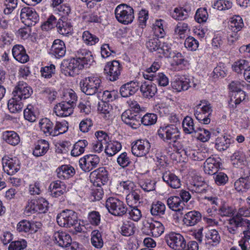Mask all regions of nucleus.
Segmentation results:
<instances>
[{
	"label": "nucleus",
	"instance_id": "22",
	"mask_svg": "<svg viewBox=\"0 0 250 250\" xmlns=\"http://www.w3.org/2000/svg\"><path fill=\"white\" fill-rule=\"evenodd\" d=\"M219 158L209 157L204 163V169L206 173L209 175L215 174L221 166Z\"/></svg>",
	"mask_w": 250,
	"mask_h": 250
},
{
	"label": "nucleus",
	"instance_id": "53",
	"mask_svg": "<svg viewBox=\"0 0 250 250\" xmlns=\"http://www.w3.org/2000/svg\"><path fill=\"white\" fill-rule=\"evenodd\" d=\"M82 39L83 42L87 45H94L99 41V39L95 35L92 34L89 31L83 32Z\"/></svg>",
	"mask_w": 250,
	"mask_h": 250
},
{
	"label": "nucleus",
	"instance_id": "27",
	"mask_svg": "<svg viewBox=\"0 0 250 250\" xmlns=\"http://www.w3.org/2000/svg\"><path fill=\"white\" fill-rule=\"evenodd\" d=\"M2 140L6 143L16 146L20 142V138L17 133L14 131L7 130L3 131L1 135Z\"/></svg>",
	"mask_w": 250,
	"mask_h": 250
},
{
	"label": "nucleus",
	"instance_id": "18",
	"mask_svg": "<svg viewBox=\"0 0 250 250\" xmlns=\"http://www.w3.org/2000/svg\"><path fill=\"white\" fill-rule=\"evenodd\" d=\"M75 57L85 64L86 67H88L94 62L91 52L86 48H81L78 49L75 53Z\"/></svg>",
	"mask_w": 250,
	"mask_h": 250
},
{
	"label": "nucleus",
	"instance_id": "7",
	"mask_svg": "<svg viewBox=\"0 0 250 250\" xmlns=\"http://www.w3.org/2000/svg\"><path fill=\"white\" fill-rule=\"evenodd\" d=\"M2 164L3 170L9 175L15 174L21 168L20 161L16 157H4L2 159Z\"/></svg>",
	"mask_w": 250,
	"mask_h": 250
},
{
	"label": "nucleus",
	"instance_id": "49",
	"mask_svg": "<svg viewBox=\"0 0 250 250\" xmlns=\"http://www.w3.org/2000/svg\"><path fill=\"white\" fill-rule=\"evenodd\" d=\"M234 187L239 192L246 191L250 188V181L247 178H240L235 181Z\"/></svg>",
	"mask_w": 250,
	"mask_h": 250
},
{
	"label": "nucleus",
	"instance_id": "58",
	"mask_svg": "<svg viewBox=\"0 0 250 250\" xmlns=\"http://www.w3.org/2000/svg\"><path fill=\"white\" fill-rule=\"evenodd\" d=\"M64 102L69 103L73 106L76 105L77 96L76 93L71 89L66 90L63 93Z\"/></svg>",
	"mask_w": 250,
	"mask_h": 250
},
{
	"label": "nucleus",
	"instance_id": "46",
	"mask_svg": "<svg viewBox=\"0 0 250 250\" xmlns=\"http://www.w3.org/2000/svg\"><path fill=\"white\" fill-rule=\"evenodd\" d=\"M231 143V139L228 136L218 137L216 140L215 147L220 151L227 149Z\"/></svg>",
	"mask_w": 250,
	"mask_h": 250
},
{
	"label": "nucleus",
	"instance_id": "8",
	"mask_svg": "<svg viewBox=\"0 0 250 250\" xmlns=\"http://www.w3.org/2000/svg\"><path fill=\"white\" fill-rule=\"evenodd\" d=\"M21 18L22 22L28 26L34 25L39 20V16L35 10L30 7L21 9Z\"/></svg>",
	"mask_w": 250,
	"mask_h": 250
},
{
	"label": "nucleus",
	"instance_id": "2",
	"mask_svg": "<svg viewBox=\"0 0 250 250\" xmlns=\"http://www.w3.org/2000/svg\"><path fill=\"white\" fill-rule=\"evenodd\" d=\"M159 137L165 142H176L180 139V131L174 125H163L157 131Z\"/></svg>",
	"mask_w": 250,
	"mask_h": 250
},
{
	"label": "nucleus",
	"instance_id": "1",
	"mask_svg": "<svg viewBox=\"0 0 250 250\" xmlns=\"http://www.w3.org/2000/svg\"><path fill=\"white\" fill-rule=\"evenodd\" d=\"M80 84L82 91L87 95H93L101 90V80L97 75L86 77Z\"/></svg>",
	"mask_w": 250,
	"mask_h": 250
},
{
	"label": "nucleus",
	"instance_id": "15",
	"mask_svg": "<svg viewBox=\"0 0 250 250\" xmlns=\"http://www.w3.org/2000/svg\"><path fill=\"white\" fill-rule=\"evenodd\" d=\"M32 93V88L26 83L20 81L15 86L13 95L23 100L29 98Z\"/></svg>",
	"mask_w": 250,
	"mask_h": 250
},
{
	"label": "nucleus",
	"instance_id": "51",
	"mask_svg": "<svg viewBox=\"0 0 250 250\" xmlns=\"http://www.w3.org/2000/svg\"><path fill=\"white\" fill-rule=\"evenodd\" d=\"M165 21L161 19L157 20L153 24V31L154 35L157 38H162L165 35V32L164 29Z\"/></svg>",
	"mask_w": 250,
	"mask_h": 250
},
{
	"label": "nucleus",
	"instance_id": "39",
	"mask_svg": "<svg viewBox=\"0 0 250 250\" xmlns=\"http://www.w3.org/2000/svg\"><path fill=\"white\" fill-rule=\"evenodd\" d=\"M105 207L111 214L115 216L123 215L127 211V207L124 204H105Z\"/></svg>",
	"mask_w": 250,
	"mask_h": 250
},
{
	"label": "nucleus",
	"instance_id": "47",
	"mask_svg": "<svg viewBox=\"0 0 250 250\" xmlns=\"http://www.w3.org/2000/svg\"><path fill=\"white\" fill-rule=\"evenodd\" d=\"M250 63L248 61L245 59H240L235 61L232 65L233 71L237 73H242L249 68Z\"/></svg>",
	"mask_w": 250,
	"mask_h": 250
},
{
	"label": "nucleus",
	"instance_id": "23",
	"mask_svg": "<svg viewBox=\"0 0 250 250\" xmlns=\"http://www.w3.org/2000/svg\"><path fill=\"white\" fill-rule=\"evenodd\" d=\"M12 51L14 58L19 62L24 63L29 61V56L22 45L20 44L14 45Z\"/></svg>",
	"mask_w": 250,
	"mask_h": 250
},
{
	"label": "nucleus",
	"instance_id": "52",
	"mask_svg": "<svg viewBox=\"0 0 250 250\" xmlns=\"http://www.w3.org/2000/svg\"><path fill=\"white\" fill-rule=\"evenodd\" d=\"M98 110L101 117L105 120H108L112 115V108L107 103H104L100 104L98 107Z\"/></svg>",
	"mask_w": 250,
	"mask_h": 250
},
{
	"label": "nucleus",
	"instance_id": "20",
	"mask_svg": "<svg viewBox=\"0 0 250 250\" xmlns=\"http://www.w3.org/2000/svg\"><path fill=\"white\" fill-rule=\"evenodd\" d=\"M53 240L60 247L66 248L70 246L72 239L70 235L66 232L57 231L54 233Z\"/></svg>",
	"mask_w": 250,
	"mask_h": 250
},
{
	"label": "nucleus",
	"instance_id": "31",
	"mask_svg": "<svg viewBox=\"0 0 250 250\" xmlns=\"http://www.w3.org/2000/svg\"><path fill=\"white\" fill-rule=\"evenodd\" d=\"M58 178L61 179H68L72 177L75 173V169L70 165H62L56 169Z\"/></svg>",
	"mask_w": 250,
	"mask_h": 250
},
{
	"label": "nucleus",
	"instance_id": "38",
	"mask_svg": "<svg viewBox=\"0 0 250 250\" xmlns=\"http://www.w3.org/2000/svg\"><path fill=\"white\" fill-rule=\"evenodd\" d=\"M8 108L10 112L16 113L22 110L23 106L22 100L13 95L8 102Z\"/></svg>",
	"mask_w": 250,
	"mask_h": 250
},
{
	"label": "nucleus",
	"instance_id": "43",
	"mask_svg": "<svg viewBox=\"0 0 250 250\" xmlns=\"http://www.w3.org/2000/svg\"><path fill=\"white\" fill-rule=\"evenodd\" d=\"M39 126L46 136H53V124L48 119H42L39 122Z\"/></svg>",
	"mask_w": 250,
	"mask_h": 250
},
{
	"label": "nucleus",
	"instance_id": "34",
	"mask_svg": "<svg viewBox=\"0 0 250 250\" xmlns=\"http://www.w3.org/2000/svg\"><path fill=\"white\" fill-rule=\"evenodd\" d=\"M206 184L201 177H195L190 182L189 189L192 192L202 193L205 191Z\"/></svg>",
	"mask_w": 250,
	"mask_h": 250
},
{
	"label": "nucleus",
	"instance_id": "44",
	"mask_svg": "<svg viewBox=\"0 0 250 250\" xmlns=\"http://www.w3.org/2000/svg\"><path fill=\"white\" fill-rule=\"evenodd\" d=\"M190 31L188 23L185 22H178L174 28V35L180 39H184L188 32Z\"/></svg>",
	"mask_w": 250,
	"mask_h": 250
},
{
	"label": "nucleus",
	"instance_id": "25",
	"mask_svg": "<svg viewBox=\"0 0 250 250\" xmlns=\"http://www.w3.org/2000/svg\"><path fill=\"white\" fill-rule=\"evenodd\" d=\"M162 179L165 182L173 188H179L181 186L180 179L169 171H166L163 173Z\"/></svg>",
	"mask_w": 250,
	"mask_h": 250
},
{
	"label": "nucleus",
	"instance_id": "35",
	"mask_svg": "<svg viewBox=\"0 0 250 250\" xmlns=\"http://www.w3.org/2000/svg\"><path fill=\"white\" fill-rule=\"evenodd\" d=\"M122 148L121 144L116 141H108L105 145L104 152L108 156H112L115 155Z\"/></svg>",
	"mask_w": 250,
	"mask_h": 250
},
{
	"label": "nucleus",
	"instance_id": "29",
	"mask_svg": "<svg viewBox=\"0 0 250 250\" xmlns=\"http://www.w3.org/2000/svg\"><path fill=\"white\" fill-rule=\"evenodd\" d=\"M140 91L145 98L153 97L157 91L156 85L151 83H144L140 87Z\"/></svg>",
	"mask_w": 250,
	"mask_h": 250
},
{
	"label": "nucleus",
	"instance_id": "45",
	"mask_svg": "<svg viewBox=\"0 0 250 250\" xmlns=\"http://www.w3.org/2000/svg\"><path fill=\"white\" fill-rule=\"evenodd\" d=\"M58 32L62 35H67L71 34L73 28L71 24L67 21L59 20L56 24Z\"/></svg>",
	"mask_w": 250,
	"mask_h": 250
},
{
	"label": "nucleus",
	"instance_id": "11",
	"mask_svg": "<svg viewBox=\"0 0 250 250\" xmlns=\"http://www.w3.org/2000/svg\"><path fill=\"white\" fill-rule=\"evenodd\" d=\"M150 148V144L146 140H138L132 144V154L137 157H142L147 154Z\"/></svg>",
	"mask_w": 250,
	"mask_h": 250
},
{
	"label": "nucleus",
	"instance_id": "36",
	"mask_svg": "<svg viewBox=\"0 0 250 250\" xmlns=\"http://www.w3.org/2000/svg\"><path fill=\"white\" fill-rule=\"evenodd\" d=\"M250 225L247 227H242L241 230L243 231L244 236L239 241V246L241 248V250H247V247L249 246V240H250V220L247 219Z\"/></svg>",
	"mask_w": 250,
	"mask_h": 250
},
{
	"label": "nucleus",
	"instance_id": "13",
	"mask_svg": "<svg viewBox=\"0 0 250 250\" xmlns=\"http://www.w3.org/2000/svg\"><path fill=\"white\" fill-rule=\"evenodd\" d=\"M121 70V65L117 61L107 62L104 69L109 80L111 81H115L118 79Z\"/></svg>",
	"mask_w": 250,
	"mask_h": 250
},
{
	"label": "nucleus",
	"instance_id": "10",
	"mask_svg": "<svg viewBox=\"0 0 250 250\" xmlns=\"http://www.w3.org/2000/svg\"><path fill=\"white\" fill-rule=\"evenodd\" d=\"M167 244L175 250H182L185 247L186 241L184 237L179 233L171 232L166 236Z\"/></svg>",
	"mask_w": 250,
	"mask_h": 250
},
{
	"label": "nucleus",
	"instance_id": "24",
	"mask_svg": "<svg viewBox=\"0 0 250 250\" xmlns=\"http://www.w3.org/2000/svg\"><path fill=\"white\" fill-rule=\"evenodd\" d=\"M139 83L131 81L123 85L120 88V93L123 97H128L134 95L139 89Z\"/></svg>",
	"mask_w": 250,
	"mask_h": 250
},
{
	"label": "nucleus",
	"instance_id": "6",
	"mask_svg": "<svg viewBox=\"0 0 250 250\" xmlns=\"http://www.w3.org/2000/svg\"><path fill=\"white\" fill-rule=\"evenodd\" d=\"M90 179L93 185L101 187L107 183L109 180L108 172L104 167H99L91 172Z\"/></svg>",
	"mask_w": 250,
	"mask_h": 250
},
{
	"label": "nucleus",
	"instance_id": "56",
	"mask_svg": "<svg viewBox=\"0 0 250 250\" xmlns=\"http://www.w3.org/2000/svg\"><path fill=\"white\" fill-rule=\"evenodd\" d=\"M68 128V123L65 121L57 122L55 127H53V136H56L66 132Z\"/></svg>",
	"mask_w": 250,
	"mask_h": 250
},
{
	"label": "nucleus",
	"instance_id": "37",
	"mask_svg": "<svg viewBox=\"0 0 250 250\" xmlns=\"http://www.w3.org/2000/svg\"><path fill=\"white\" fill-rule=\"evenodd\" d=\"M48 210L46 204H27L25 208L24 213L29 216L35 212L44 213Z\"/></svg>",
	"mask_w": 250,
	"mask_h": 250
},
{
	"label": "nucleus",
	"instance_id": "55",
	"mask_svg": "<svg viewBox=\"0 0 250 250\" xmlns=\"http://www.w3.org/2000/svg\"><path fill=\"white\" fill-rule=\"evenodd\" d=\"M171 17L175 20H184L188 17V12L182 7H176L170 13Z\"/></svg>",
	"mask_w": 250,
	"mask_h": 250
},
{
	"label": "nucleus",
	"instance_id": "16",
	"mask_svg": "<svg viewBox=\"0 0 250 250\" xmlns=\"http://www.w3.org/2000/svg\"><path fill=\"white\" fill-rule=\"evenodd\" d=\"M95 135L97 140L92 144V149L96 153H100L108 141L109 136L103 131H97Z\"/></svg>",
	"mask_w": 250,
	"mask_h": 250
},
{
	"label": "nucleus",
	"instance_id": "40",
	"mask_svg": "<svg viewBox=\"0 0 250 250\" xmlns=\"http://www.w3.org/2000/svg\"><path fill=\"white\" fill-rule=\"evenodd\" d=\"M88 145V142L86 140H80L74 145L71 151L72 156L77 157L81 155L85 151V149Z\"/></svg>",
	"mask_w": 250,
	"mask_h": 250
},
{
	"label": "nucleus",
	"instance_id": "32",
	"mask_svg": "<svg viewBox=\"0 0 250 250\" xmlns=\"http://www.w3.org/2000/svg\"><path fill=\"white\" fill-rule=\"evenodd\" d=\"M117 188L121 192L126 193L136 190V184L130 180L118 181L117 184Z\"/></svg>",
	"mask_w": 250,
	"mask_h": 250
},
{
	"label": "nucleus",
	"instance_id": "12",
	"mask_svg": "<svg viewBox=\"0 0 250 250\" xmlns=\"http://www.w3.org/2000/svg\"><path fill=\"white\" fill-rule=\"evenodd\" d=\"M171 86L176 92H181L188 90L190 87L196 86V84L194 83L193 78H176L171 82Z\"/></svg>",
	"mask_w": 250,
	"mask_h": 250
},
{
	"label": "nucleus",
	"instance_id": "9",
	"mask_svg": "<svg viewBox=\"0 0 250 250\" xmlns=\"http://www.w3.org/2000/svg\"><path fill=\"white\" fill-rule=\"evenodd\" d=\"M100 162V158L96 155H86L79 161L80 168L85 172H89L96 167Z\"/></svg>",
	"mask_w": 250,
	"mask_h": 250
},
{
	"label": "nucleus",
	"instance_id": "42",
	"mask_svg": "<svg viewBox=\"0 0 250 250\" xmlns=\"http://www.w3.org/2000/svg\"><path fill=\"white\" fill-rule=\"evenodd\" d=\"M244 26L242 18L239 16H234L230 18L229 22V28L232 31L238 32Z\"/></svg>",
	"mask_w": 250,
	"mask_h": 250
},
{
	"label": "nucleus",
	"instance_id": "60",
	"mask_svg": "<svg viewBox=\"0 0 250 250\" xmlns=\"http://www.w3.org/2000/svg\"><path fill=\"white\" fill-rule=\"evenodd\" d=\"M139 184L145 191L149 192L155 190V182L150 179L140 180Z\"/></svg>",
	"mask_w": 250,
	"mask_h": 250
},
{
	"label": "nucleus",
	"instance_id": "21",
	"mask_svg": "<svg viewBox=\"0 0 250 250\" xmlns=\"http://www.w3.org/2000/svg\"><path fill=\"white\" fill-rule=\"evenodd\" d=\"M63 64L69 70V73H72V75L79 74L80 70L86 67V65L76 57L64 62Z\"/></svg>",
	"mask_w": 250,
	"mask_h": 250
},
{
	"label": "nucleus",
	"instance_id": "28",
	"mask_svg": "<svg viewBox=\"0 0 250 250\" xmlns=\"http://www.w3.org/2000/svg\"><path fill=\"white\" fill-rule=\"evenodd\" d=\"M49 190L52 197H57L66 192V186L62 182L58 180L50 184Z\"/></svg>",
	"mask_w": 250,
	"mask_h": 250
},
{
	"label": "nucleus",
	"instance_id": "54",
	"mask_svg": "<svg viewBox=\"0 0 250 250\" xmlns=\"http://www.w3.org/2000/svg\"><path fill=\"white\" fill-rule=\"evenodd\" d=\"M184 154L188 157L194 161H201L204 158L202 152L192 149L190 147L186 148L184 150Z\"/></svg>",
	"mask_w": 250,
	"mask_h": 250
},
{
	"label": "nucleus",
	"instance_id": "26",
	"mask_svg": "<svg viewBox=\"0 0 250 250\" xmlns=\"http://www.w3.org/2000/svg\"><path fill=\"white\" fill-rule=\"evenodd\" d=\"M201 214L197 211H191L186 212L183 222L187 226H193L201 220Z\"/></svg>",
	"mask_w": 250,
	"mask_h": 250
},
{
	"label": "nucleus",
	"instance_id": "17",
	"mask_svg": "<svg viewBox=\"0 0 250 250\" xmlns=\"http://www.w3.org/2000/svg\"><path fill=\"white\" fill-rule=\"evenodd\" d=\"M74 106L67 102H62L54 107V112L59 117H64L71 115L73 113Z\"/></svg>",
	"mask_w": 250,
	"mask_h": 250
},
{
	"label": "nucleus",
	"instance_id": "61",
	"mask_svg": "<svg viewBox=\"0 0 250 250\" xmlns=\"http://www.w3.org/2000/svg\"><path fill=\"white\" fill-rule=\"evenodd\" d=\"M157 120V116L154 113H146L141 119L142 123L146 126L154 125Z\"/></svg>",
	"mask_w": 250,
	"mask_h": 250
},
{
	"label": "nucleus",
	"instance_id": "63",
	"mask_svg": "<svg viewBox=\"0 0 250 250\" xmlns=\"http://www.w3.org/2000/svg\"><path fill=\"white\" fill-rule=\"evenodd\" d=\"M195 110L198 111H203V112L208 114V115H211L212 112V107L209 102L204 101H201L195 107Z\"/></svg>",
	"mask_w": 250,
	"mask_h": 250
},
{
	"label": "nucleus",
	"instance_id": "62",
	"mask_svg": "<svg viewBox=\"0 0 250 250\" xmlns=\"http://www.w3.org/2000/svg\"><path fill=\"white\" fill-rule=\"evenodd\" d=\"M198 140L202 142L208 141L211 137V133L207 129L198 128L195 131Z\"/></svg>",
	"mask_w": 250,
	"mask_h": 250
},
{
	"label": "nucleus",
	"instance_id": "57",
	"mask_svg": "<svg viewBox=\"0 0 250 250\" xmlns=\"http://www.w3.org/2000/svg\"><path fill=\"white\" fill-rule=\"evenodd\" d=\"M157 52L165 58H170L173 55L171 44L167 42L160 43Z\"/></svg>",
	"mask_w": 250,
	"mask_h": 250
},
{
	"label": "nucleus",
	"instance_id": "64",
	"mask_svg": "<svg viewBox=\"0 0 250 250\" xmlns=\"http://www.w3.org/2000/svg\"><path fill=\"white\" fill-rule=\"evenodd\" d=\"M42 97L47 100L49 102H52L56 99L57 92L51 88H45L42 92Z\"/></svg>",
	"mask_w": 250,
	"mask_h": 250
},
{
	"label": "nucleus",
	"instance_id": "3",
	"mask_svg": "<svg viewBox=\"0 0 250 250\" xmlns=\"http://www.w3.org/2000/svg\"><path fill=\"white\" fill-rule=\"evenodd\" d=\"M141 230L143 233L152 235L154 237L160 236L164 231V227L159 221H155L152 218H148L142 221Z\"/></svg>",
	"mask_w": 250,
	"mask_h": 250
},
{
	"label": "nucleus",
	"instance_id": "50",
	"mask_svg": "<svg viewBox=\"0 0 250 250\" xmlns=\"http://www.w3.org/2000/svg\"><path fill=\"white\" fill-rule=\"evenodd\" d=\"M91 242L92 245L97 249L101 248L104 245L101 232L99 230H94L91 232Z\"/></svg>",
	"mask_w": 250,
	"mask_h": 250
},
{
	"label": "nucleus",
	"instance_id": "30",
	"mask_svg": "<svg viewBox=\"0 0 250 250\" xmlns=\"http://www.w3.org/2000/svg\"><path fill=\"white\" fill-rule=\"evenodd\" d=\"M49 148V145L45 140H39L35 145L33 151V154L36 157H40L44 155Z\"/></svg>",
	"mask_w": 250,
	"mask_h": 250
},
{
	"label": "nucleus",
	"instance_id": "14",
	"mask_svg": "<svg viewBox=\"0 0 250 250\" xmlns=\"http://www.w3.org/2000/svg\"><path fill=\"white\" fill-rule=\"evenodd\" d=\"M247 219L234 216L229 220L228 225L226 227L229 232L234 235L238 232V229L239 228L241 229L242 227L245 226V225L247 227L250 225Z\"/></svg>",
	"mask_w": 250,
	"mask_h": 250
},
{
	"label": "nucleus",
	"instance_id": "5",
	"mask_svg": "<svg viewBox=\"0 0 250 250\" xmlns=\"http://www.w3.org/2000/svg\"><path fill=\"white\" fill-rule=\"evenodd\" d=\"M57 222L61 227H73L77 224V213L71 210H63L57 215Z\"/></svg>",
	"mask_w": 250,
	"mask_h": 250
},
{
	"label": "nucleus",
	"instance_id": "4",
	"mask_svg": "<svg viewBox=\"0 0 250 250\" xmlns=\"http://www.w3.org/2000/svg\"><path fill=\"white\" fill-rule=\"evenodd\" d=\"M115 14L117 20L125 25L132 23L134 19L133 9L125 4L118 5L115 9Z\"/></svg>",
	"mask_w": 250,
	"mask_h": 250
},
{
	"label": "nucleus",
	"instance_id": "19",
	"mask_svg": "<svg viewBox=\"0 0 250 250\" xmlns=\"http://www.w3.org/2000/svg\"><path fill=\"white\" fill-rule=\"evenodd\" d=\"M66 53V47L63 41L60 39L54 41L50 53L56 58L59 59L64 56Z\"/></svg>",
	"mask_w": 250,
	"mask_h": 250
},
{
	"label": "nucleus",
	"instance_id": "41",
	"mask_svg": "<svg viewBox=\"0 0 250 250\" xmlns=\"http://www.w3.org/2000/svg\"><path fill=\"white\" fill-rule=\"evenodd\" d=\"M135 225L131 220H125L120 228L121 233L125 236L133 235L135 232Z\"/></svg>",
	"mask_w": 250,
	"mask_h": 250
},
{
	"label": "nucleus",
	"instance_id": "33",
	"mask_svg": "<svg viewBox=\"0 0 250 250\" xmlns=\"http://www.w3.org/2000/svg\"><path fill=\"white\" fill-rule=\"evenodd\" d=\"M230 161L234 167H242L246 161V156L242 151L236 150L230 156Z\"/></svg>",
	"mask_w": 250,
	"mask_h": 250
},
{
	"label": "nucleus",
	"instance_id": "48",
	"mask_svg": "<svg viewBox=\"0 0 250 250\" xmlns=\"http://www.w3.org/2000/svg\"><path fill=\"white\" fill-rule=\"evenodd\" d=\"M182 127L184 132L186 134H191L196 131L193 120L189 116L184 118L182 122Z\"/></svg>",
	"mask_w": 250,
	"mask_h": 250
},
{
	"label": "nucleus",
	"instance_id": "59",
	"mask_svg": "<svg viewBox=\"0 0 250 250\" xmlns=\"http://www.w3.org/2000/svg\"><path fill=\"white\" fill-rule=\"evenodd\" d=\"M55 66L53 64H50L42 67L40 71L41 75L45 79H49L55 74Z\"/></svg>",
	"mask_w": 250,
	"mask_h": 250
}]
</instances>
